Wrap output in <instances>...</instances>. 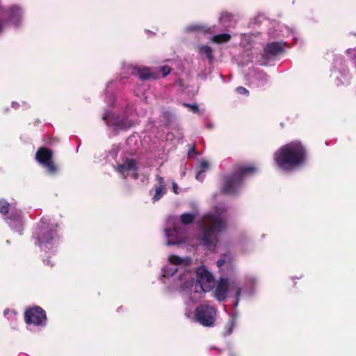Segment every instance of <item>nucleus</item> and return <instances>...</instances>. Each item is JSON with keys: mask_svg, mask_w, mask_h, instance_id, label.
<instances>
[{"mask_svg": "<svg viewBox=\"0 0 356 356\" xmlns=\"http://www.w3.org/2000/svg\"><path fill=\"white\" fill-rule=\"evenodd\" d=\"M219 22L224 27H232L234 24V15L228 12H222L219 17Z\"/></svg>", "mask_w": 356, "mask_h": 356, "instance_id": "2eb2a0df", "label": "nucleus"}, {"mask_svg": "<svg viewBox=\"0 0 356 356\" xmlns=\"http://www.w3.org/2000/svg\"><path fill=\"white\" fill-rule=\"evenodd\" d=\"M169 261L175 265H179L182 263V259L177 255H170L168 259Z\"/></svg>", "mask_w": 356, "mask_h": 356, "instance_id": "b1692460", "label": "nucleus"}, {"mask_svg": "<svg viewBox=\"0 0 356 356\" xmlns=\"http://www.w3.org/2000/svg\"><path fill=\"white\" fill-rule=\"evenodd\" d=\"M199 51L201 54L205 55L209 63H211L213 61V49L208 45H203L199 48Z\"/></svg>", "mask_w": 356, "mask_h": 356, "instance_id": "a211bd4d", "label": "nucleus"}, {"mask_svg": "<svg viewBox=\"0 0 356 356\" xmlns=\"http://www.w3.org/2000/svg\"><path fill=\"white\" fill-rule=\"evenodd\" d=\"M137 73L139 79L142 81H146L149 79H156L157 76L154 73L151 72L148 67H138L137 68Z\"/></svg>", "mask_w": 356, "mask_h": 356, "instance_id": "dca6fc26", "label": "nucleus"}, {"mask_svg": "<svg viewBox=\"0 0 356 356\" xmlns=\"http://www.w3.org/2000/svg\"><path fill=\"white\" fill-rule=\"evenodd\" d=\"M1 29H2L1 24H0V32L1 31Z\"/></svg>", "mask_w": 356, "mask_h": 356, "instance_id": "473e14b6", "label": "nucleus"}, {"mask_svg": "<svg viewBox=\"0 0 356 356\" xmlns=\"http://www.w3.org/2000/svg\"><path fill=\"white\" fill-rule=\"evenodd\" d=\"M216 315L215 308L208 305H200L195 311L196 321L205 327H210L214 324Z\"/></svg>", "mask_w": 356, "mask_h": 356, "instance_id": "423d86ee", "label": "nucleus"}, {"mask_svg": "<svg viewBox=\"0 0 356 356\" xmlns=\"http://www.w3.org/2000/svg\"><path fill=\"white\" fill-rule=\"evenodd\" d=\"M229 356H236V355L233 352H229Z\"/></svg>", "mask_w": 356, "mask_h": 356, "instance_id": "2f4dec72", "label": "nucleus"}, {"mask_svg": "<svg viewBox=\"0 0 356 356\" xmlns=\"http://www.w3.org/2000/svg\"><path fill=\"white\" fill-rule=\"evenodd\" d=\"M184 106L191 108V111L193 113H196V112H197L199 111L198 106L196 104L191 105L189 104H184Z\"/></svg>", "mask_w": 356, "mask_h": 356, "instance_id": "c85d7f7f", "label": "nucleus"}, {"mask_svg": "<svg viewBox=\"0 0 356 356\" xmlns=\"http://www.w3.org/2000/svg\"><path fill=\"white\" fill-rule=\"evenodd\" d=\"M257 172V168L254 165L235 164L233 167V172L223 177L221 193L235 195L242 186L244 179Z\"/></svg>", "mask_w": 356, "mask_h": 356, "instance_id": "7ed1b4c3", "label": "nucleus"}, {"mask_svg": "<svg viewBox=\"0 0 356 356\" xmlns=\"http://www.w3.org/2000/svg\"><path fill=\"white\" fill-rule=\"evenodd\" d=\"M200 169L199 170L197 171V174H196V179L200 181H202L203 179H204V177L202 176V174L207 170L209 169V164L208 163V161H201V162L200 163V166H199Z\"/></svg>", "mask_w": 356, "mask_h": 356, "instance_id": "6ab92c4d", "label": "nucleus"}, {"mask_svg": "<svg viewBox=\"0 0 356 356\" xmlns=\"http://www.w3.org/2000/svg\"><path fill=\"white\" fill-rule=\"evenodd\" d=\"M232 37L228 33H221L213 35L211 41L216 44L227 43L231 40Z\"/></svg>", "mask_w": 356, "mask_h": 356, "instance_id": "f3484780", "label": "nucleus"}, {"mask_svg": "<svg viewBox=\"0 0 356 356\" xmlns=\"http://www.w3.org/2000/svg\"><path fill=\"white\" fill-rule=\"evenodd\" d=\"M227 226V222L221 214L217 212L205 214L199 225L198 239L201 245L209 250H215L219 242L220 234L226 229Z\"/></svg>", "mask_w": 356, "mask_h": 356, "instance_id": "f03ea898", "label": "nucleus"}, {"mask_svg": "<svg viewBox=\"0 0 356 356\" xmlns=\"http://www.w3.org/2000/svg\"><path fill=\"white\" fill-rule=\"evenodd\" d=\"M37 161L46 169L50 175H55L58 172L59 168L53 160V151L47 147H39L35 154Z\"/></svg>", "mask_w": 356, "mask_h": 356, "instance_id": "39448f33", "label": "nucleus"}, {"mask_svg": "<svg viewBox=\"0 0 356 356\" xmlns=\"http://www.w3.org/2000/svg\"><path fill=\"white\" fill-rule=\"evenodd\" d=\"M232 263V257L229 254H224L221 256V258L218 259L216 262L217 266L218 268H221L225 264H231Z\"/></svg>", "mask_w": 356, "mask_h": 356, "instance_id": "4be33fe9", "label": "nucleus"}, {"mask_svg": "<svg viewBox=\"0 0 356 356\" xmlns=\"http://www.w3.org/2000/svg\"><path fill=\"white\" fill-rule=\"evenodd\" d=\"M117 170L122 175H124L129 170L137 171L138 167L136 160L127 159L124 163L118 165Z\"/></svg>", "mask_w": 356, "mask_h": 356, "instance_id": "4468645a", "label": "nucleus"}, {"mask_svg": "<svg viewBox=\"0 0 356 356\" xmlns=\"http://www.w3.org/2000/svg\"><path fill=\"white\" fill-rule=\"evenodd\" d=\"M10 209V204L6 200H0V213L2 215H6L8 213Z\"/></svg>", "mask_w": 356, "mask_h": 356, "instance_id": "5701e85b", "label": "nucleus"}, {"mask_svg": "<svg viewBox=\"0 0 356 356\" xmlns=\"http://www.w3.org/2000/svg\"><path fill=\"white\" fill-rule=\"evenodd\" d=\"M35 238L42 249H50L58 240L56 227L49 223L48 219L42 218L35 232Z\"/></svg>", "mask_w": 356, "mask_h": 356, "instance_id": "20e7f679", "label": "nucleus"}, {"mask_svg": "<svg viewBox=\"0 0 356 356\" xmlns=\"http://www.w3.org/2000/svg\"><path fill=\"white\" fill-rule=\"evenodd\" d=\"M161 72L163 73V77L168 75L171 71V68L168 65H163L160 68Z\"/></svg>", "mask_w": 356, "mask_h": 356, "instance_id": "a878e982", "label": "nucleus"}, {"mask_svg": "<svg viewBox=\"0 0 356 356\" xmlns=\"http://www.w3.org/2000/svg\"><path fill=\"white\" fill-rule=\"evenodd\" d=\"M234 326V321L232 320L228 323V324L226 326V329H227L226 334L227 335H229L232 333Z\"/></svg>", "mask_w": 356, "mask_h": 356, "instance_id": "bb28decb", "label": "nucleus"}, {"mask_svg": "<svg viewBox=\"0 0 356 356\" xmlns=\"http://www.w3.org/2000/svg\"><path fill=\"white\" fill-rule=\"evenodd\" d=\"M231 289H234L235 291V296H236V305L238 304V298H239V296L241 295V288L238 287V286L236 285H232L231 286Z\"/></svg>", "mask_w": 356, "mask_h": 356, "instance_id": "393cba45", "label": "nucleus"}, {"mask_svg": "<svg viewBox=\"0 0 356 356\" xmlns=\"http://www.w3.org/2000/svg\"><path fill=\"white\" fill-rule=\"evenodd\" d=\"M229 283L226 278H220L215 288V297L219 301L226 299L228 292Z\"/></svg>", "mask_w": 356, "mask_h": 356, "instance_id": "9b49d317", "label": "nucleus"}, {"mask_svg": "<svg viewBox=\"0 0 356 356\" xmlns=\"http://www.w3.org/2000/svg\"><path fill=\"white\" fill-rule=\"evenodd\" d=\"M102 119L104 120H108V123H110L111 126L120 129H127L132 126V123L127 118L115 116L111 112L105 113Z\"/></svg>", "mask_w": 356, "mask_h": 356, "instance_id": "1a4fd4ad", "label": "nucleus"}, {"mask_svg": "<svg viewBox=\"0 0 356 356\" xmlns=\"http://www.w3.org/2000/svg\"><path fill=\"white\" fill-rule=\"evenodd\" d=\"M187 29L191 31H198V32H202L204 33H211V29L210 27L203 25V24H199V25H191L189 26Z\"/></svg>", "mask_w": 356, "mask_h": 356, "instance_id": "aec40b11", "label": "nucleus"}, {"mask_svg": "<svg viewBox=\"0 0 356 356\" xmlns=\"http://www.w3.org/2000/svg\"><path fill=\"white\" fill-rule=\"evenodd\" d=\"M236 92L240 95H248L249 91L243 86L237 87L236 89Z\"/></svg>", "mask_w": 356, "mask_h": 356, "instance_id": "cd10ccee", "label": "nucleus"}, {"mask_svg": "<svg viewBox=\"0 0 356 356\" xmlns=\"http://www.w3.org/2000/svg\"><path fill=\"white\" fill-rule=\"evenodd\" d=\"M24 320L28 325L44 326L47 321L46 312L39 306L29 308L24 313Z\"/></svg>", "mask_w": 356, "mask_h": 356, "instance_id": "0eeeda50", "label": "nucleus"}, {"mask_svg": "<svg viewBox=\"0 0 356 356\" xmlns=\"http://www.w3.org/2000/svg\"><path fill=\"white\" fill-rule=\"evenodd\" d=\"M284 51L282 44L277 42H270L266 44L264 48V52L267 55L275 56Z\"/></svg>", "mask_w": 356, "mask_h": 356, "instance_id": "ddd939ff", "label": "nucleus"}, {"mask_svg": "<svg viewBox=\"0 0 356 356\" xmlns=\"http://www.w3.org/2000/svg\"><path fill=\"white\" fill-rule=\"evenodd\" d=\"M173 191L175 193H178L177 192V186L176 184H173Z\"/></svg>", "mask_w": 356, "mask_h": 356, "instance_id": "c756f323", "label": "nucleus"}, {"mask_svg": "<svg viewBox=\"0 0 356 356\" xmlns=\"http://www.w3.org/2000/svg\"><path fill=\"white\" fill-rule=\"evenodd\" d=\"M197 282L200 284L203 291H209L213 288L214 279L213 275L204 268L197 270Z\"/></svg>", "mask_w": 356, "mask_h": 356, "instance_id": "6e6552de", "label": "nucleus"}, {"mask_svg": "<svg viewBox=\"0 0 356 356\" xmlns=\"http://www.w3.org/2000/svg\"><path fill=\"white\" fill-rule=\"evenodd\" d=\"M273 159L279 168L291 172L307 163L308 149L301 141H291L280 147L274 153Z\"/></svg>", "mask_w": 356, "mask_h": 356, "instance_id": "f257e3e1", "label": "nucleus"}, {"mask_svg": "<svg viewBox=\"0 0 356 356\" xmlns=\"http://www.w3.org/2000/svg\"><path fill=\"white\" fill-rule=\"evenodd\" d=\"M195 219V215L189 213H184L180 216L181 222L184 225H187L193 222Z\"/></svg>", "mask_w": 356, "mask_h": 356, "instance_id": "412c9836", "label": "nucleus"}, {"mask_svg": "<svg viewBox=\"0 0 356 356\" xmlns=\"http://www.w3.org/2000/svg\"><path fill=\"white\" fill-rule=\"evenodd\" d=\"M44 262L47 264V265H50L51 266H53V264L51 263L50 260L49 259H47V260H45Z\"/></svg>", "mask_w": 356, "mask_h": 356, "instance_id": "7c9ffc66", "label": "nucleus"}, {"mask_svg": "<svg viewBox=\"0 0 356 356\" xmlns=\"http://www.w3.org/2000/svg\"><path fill=\"white\" fill-rule=\"evenodd\" d=\"M7 223L15 232L22 234L24 220L21 211H12L10 215L6 218Z\"/></svg>", "mask_w": 356, "mask_h": 356, "instance_id": "9d476101", "label": "nucleus"}, {"mask_svg": "<svg viewBox=\"0 0 356 356\" xmlns=\"http://www.w3.org/2000/svg\"><path fill=\"white\" fill-rule=\"evenodd\" d=\"M156 180L158 181V185L155 186V194L152 197L154 202L159 200L165 193V184L163 177L158 175L156 177Z\"/></svg>", "mask_w": 356, "mask_h": 356, "instance_id": "f8f14e48", "label": "nucleus"}]
</instances>
